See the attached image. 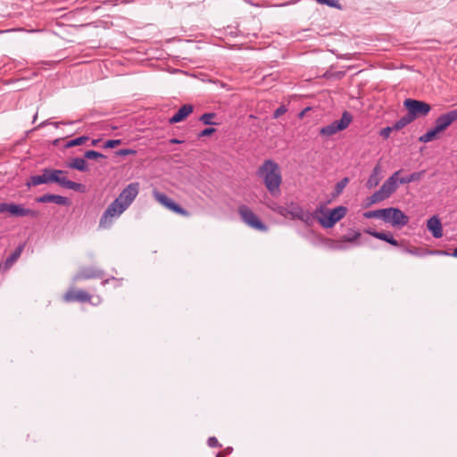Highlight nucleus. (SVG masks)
Segmentation results:
<instances>
[{
	"mask_svg": "<svg viewBox=\"0 0 457 457\" xmlns=\"http://www.w3.org/2000/svg\"><path fill=\"white\" fill-rule=\"evenodd\" d=\"M66 174L67 171L62 170L44 169L41 175L31 176L26 182V186L30 187L41 184L57 183L64 188L82 192L84 186L68 179Z\"/></svg>",
	"mask_w": 457,
	"mask_h": 457,
	"instance_id": "1",
	"label": "nucleus"
},
{
	"mask_svg": "<svg viewBox=\"0 0 457 457\" xmlns=\"http://www.w3.org/2000/svg\"><path fill=\"white\" fill-rule=\"evenodd\" d=\"M257 175L262 179L267 190L273 196L280 195L282 176L279 166L272 160H266L259 167Z\"/></svg>",
	"mask_w": 457,
	"mask_h": 457,
	"instance_id": "2",
	"label": "nucleus"
},
{
	"mask_svg": "<svg viewBox=\"0 0 457 457\" xmlns=\"http://www.w3.org/2000/svg\"><path fill=\"white\" fill-rule=\"evenodd\" d=\"M401 170H397L394 172L380 187V188L376 191L373 195H371L368 200L369 204H374L379 202H382L394 194L398 188V176L400 175Z\"/></svg>",
	"mask_w": 457,
	"mask_h": 457,
	"instance_id": "3",
	"label": "nucleus"
},
{
	"mask_svg": "<svg viewBox=\"0 0 457 457\" xmlns=\"http://www.w3.org/2000/svg\"><path fill=\"white\" fill-rule=\"evenodd\" d=\"M322 212V207L316 208L313 212L304 209L295 202L289 203V217L301 220L304 225L312 227L316 220V214Z\"/></svg>",
	"mask_w": 457,
	"mask_h": 457,
	"instance_id": "4",
	"label": "nucleus"
},
{
	"mask_svg": "<svg viewBox=\"0 0 457 457\" xmlns=\"http://www.w3.org/2000/svg\"><path fill=\"white\" fill-rule=\"evenodd\" d=\"M347 213V208L345 206H337L332 210H324L322 212L316 214V220L325 228H330L337 222L341 220Z\"/></svg>",
	"mask_w": 457,
	"mask_h": 457,
	"instance_id": "5",
	"label": "nucleus"
},
{
	"mask_svg": "<svg viewBox=\"0 0 457 457\" xmlns=\"http://www.w3.org/2000/svg\"><path fill=\"white\" fill-rule=\"evenodd\" d=\"M126 210L118 201L114 200L103 213L99 220V228H111L113 220L119 218Z\"/></svg>",
	"mask_w": 457,
	"mask_h": 457,
	"instance_id": "6",
	"label": "nucleus"
},
{
	"mask_svg": "<svg viewBox=\"0 0 457 457\" xmlns=\"http://www.w3.org/2000/svg\"><path fill=\"white\" fill-rule=\"evenodd\" d=\"M352 120V115L348 112H345L340 120H335L332 123L322 127L320 129V134L326 137H331L338 131L346 129L351 123Z\"/></svg>",
	"mask_w": 457,
	"mask_h": 457,
	"instance_id": "7",
	"label": "nucleus"
},
{
	"mask_svg": "<svg viewBox=\"0 0 457 457\" xmlns=\"http://www.w3.org/2000/svg\"><path fill=\"white\" fill-rule=\"evenodd\" d=\"M403 105L413 120L427 116L431 110V106L428 104L411 98L405 99Z\"/></svg>",
	"mask_w": 457,
	"mask_h": 457,
	"instance_id": "8",
	"label": "nucleus"
},
{
	"mask_svg": "<svg viewBox=\"0 0 457 457\" xmlns=\"http://www.w3.org/2000/svg\"><path fill=\"white\" fill-rule=\"evenodd\" d=\"M238 213L242 220L249 227L259 231H267V226L246 205L239 206Z\"/></svg>",
	"mask_w": 457,
	"mask_h": 457,
	"instance_id": "9",
	"label": "nucleus"
},
{
	"mask_svg": "<svg viewBox=\"0 0 457 457\" xmlns=\"http://www.w3.org/2000/svg\"><path fill=\"white\" fill-rule=\"evenodd\" d=\"M139 192V183L129 184L115 199L126 209L133 203Z\"/></svg>",
	"mask_w": 457,
	"mask_h": 457,
	"instance_id": "10",
	"label": "nucleus"
},
{
	"mask_svg": "<svg viewBox=\"0 0 457 457\" xmlns=\"http://www.w3.org/2000/svg\"><path fill=\"white\" fill-rule=\"evenodd\" d=\"M385 222L390 223L393 227H403L409 222V217L398 208H386Z\"/></svg>",
	"mask_w": 457,
	"mask_h": 457,
	"instance_id": "11",
	"label": "nucleus"
},
{
	"mask_svg": "<svg viewBox=\"0 0 457 457\" xmlns=\"http://www.w3.org/2000/svg\"><path fill=\"white\" fill-rule=\"evenodd\" d=\"M153 195H154V199L159 204H161L167 209L174 212L175 213L185 216V217L189 216V212L187 210H185L180 205L176 204L174 201H172L170 198H169L165 194L154 190L153 192Z\"/></svg>",
	"mask_w": 457,
	"mask_h": 457,
	"instance_id": "12",
	"label": "nucleus"
},
{
	"mask_svg": "<svg viewBox=\"0 0 457 457\" xmlns=\"http://www.w3.org/2000/svg\"><path fill=\"white\" fill-rule=\"evenodd\" d=\"M457 120V108L445 114L440 115L436 120L435 128L439 132L445 130L453 122Z\"/></svg>",
	"mask_w": 457,
	"mask_h": 457,
	"instance_id": "13",
	"label": "nucleus"
},
{
	"mask_svg": "<svg viewBox=\"0 0 457 457\" xmlns=\"http://www.w3.org/2000/svg\"><path fill=\"white\" fill-rule=\"evenodd\" d=\"M63 300L67 303H86L90 302L91 295L84 290H75L73 288H71L64 294Z\"/></svg>",
	"mask_w": 457,
	"mask_h": 457,
	"instance_id": "14",
	"label": "nucleus"
},
{
	"mask_svg": "<svg viewBox=\"0 0 457 457\" xmlns=\"http://www.w3.org/2000/svg\"><path fill=\"white\" fill-rule=\"evenodd\" d=\"M9 215L12 217H31L36 218L38 216V212L32 209L25 208L21 204L10 203Z\"/></svg>",
	"mask_w": 457,
	"mask_h": 457,
	"instance_id": "15",
	"label": "nucleus"
},
{
	"mask_svg": "<svg viewBox=\"0 0 457 457\" xmlns=\"http://www.w3.org/2000/svg\"><path fill=\"white\" fill-rule=\"evenodd\" d=\"M104 275L103 270L96 269L95 267H86L82 268L78 274L74 277L75 280L80 279H89L101 278Z\"/></svg>",
	"mask_w": 457,
	"mask_h": 457,
	"instance_id": "16",
	"label": "nucleus"
},
{
	"mask_svg": "<svg viewBox=\"0 0 457 457\" xmlns=\"http://www.w3.org/2000/svg\"><path fill=\"white\" fill-rule=\"evenodd\" d=\"M382 168L379 163H378L372 170L371 174L370 175L367 182L366 187L369 189H372L376 187L382 179L381 176Z\"/></svg>",
	"mask_w": 457,
	"mask_h": 457,
	"instance_id": "17",
	"label": "nucleus"
},
{
	"mask_svg": "<svg viewBox=\"0 0 457 457\" xmlns=\"http://www.w3.org/2000/svg\"><path fill=\"white\" fill-rule=\"evenodd\" d=\"M428 229L432 233L436 238H440L443 236L442 224L436 216L431 217L427 222Z\"/></svg>",
	"mask_w": 457,
	"mask_h": 457,
	"instance_id": "18",
	"label": "nucleus"
},
{
	"mask_svg": "<svg viewBox=\"0 0 457 457\" xmlns=\"http://www.w3.org/2000/svg\"><path fill=\"white\" fill-rule=\"evenodd\" d=\"M193 105L191 104H184L181 106L179 111L170 119V123H178L179 121H182L184 119H186L192 112H193Z\"/></svg>",
	"mask_w": 457,
	"mask_h": 457,
	"instance_id": "19",
	"label": "nucleus"
},
{
	"mask_svg": "<svg viewBox=\"0 0 457 457\" xmlns=\"http://www.w3.org/2000/svg\"><path fill=\"white\" fill-rule=\"evenodd\" d=\"M24 245H19L15 251L5 260V262L0 265V270H9L13 263L20 258L22 251H23Z\"/></svg>",
	"mask_w": 457,
	"mask_h": 457,
	"instance_id": "20",
	"label": "nucleus"
},
{
	"mask_svg": "<svg viewBox=\"0 0 457 457\" xmlns=\"http://www.w3.org/2000/svg\"><path fill=\"white\" fill-rule=\"evenodd\" d=\"M38 203H55L60 205H65L67 204V198L57 195H44L37 198Z\"/></svg>",
	"mask_w": 457,
	"mask_h": 457,
	"instance_id": "21",
	"label": "nucleus"
},
{
	"mask_svg": "<svg viewBox=\"0 0 457 457\" xmlns=\"http://www.w3.org/2000/svg\"><path fill=\"white\" fill-rule=\"evenodd\" d=\"M366 232L378 239L386 241L394 246H398V242L393 237V236L390 233L378 232L371 229H369Z\"/></svg>",
	"mask_w": 457,
	"mask_h": 457,
	"instance_id": "22",
	"label": "nucleus"
},
{
	"mask_svg": "<svg viewBox=\"0 0 457 457\" xmlns=\"http://www.w3.org/2000/svg\"><path fill=\"white\" fill-rule=\"evenodd\" d=\"M68 168L75 169L79 171L87 170V164L83 158H74L68 164Z\"/></svg>",
	"mask_w": 457,
	"mask_h": 457,
	"instance_id": "23",
	"label": "nucleus"
},
{
	"mask_svg": "<svg viewBox=\"0 0 457 457\" xmlns=\"http://www.w3.org/2000/svg\"><path fill=\"white\" fill-rule=\"evenodd\" d=\"M269 207L285 218L289 217V204H287L285 206L274 204L270 205Z\"/></svg>",
	"mask_w": 457,
	"mask_h": 457,
	"instance_id": "24",
	"label": "nucleus"
},
{
	"mask_svg": "<svg viewBox=\"0 0 457 457\" xmlns=\"http://www.w3.org/2000/svg\"><path fill=\"white\" fill-rule=\"evenodd\" d=\"M413 120H414L412 119V117L408 112L405 116L402 117L400 120H398L395 123L394 129H403V127H405L406 125H408L409 123H411Z\"/></svg>",
	"mask_w": 457,
	"mask_h": 457,
	"instance_id": "25",
	"label": "nucleus"
},
{
	"mask_svg": "<svg viewBox=\"0 0 457 457\" xmlns=\"http://www.w3.org/2000/svg\"><path fill=\"white\" fill-rule=\"evenodd\" d=\"M385 212H386V209H379V210L366 212H364L363 216L367 219L377 218V219H382L383 220H385Z\"/></svg>",
	"mask_w": 457,
	"mask_h": 457,
	"instance_id": "26",
	"label": "nucleus"
},
{
	"mask_svg": "<svg viewBox=\"0 0 457 457\" xmlns=\"http://www.w3.org/2000/svg\"><path fill=\"white\" fill-rule=\"evenodd\" d=\"M438 133H440V132L438 130H436V129L434 127L433 129L428 130L427 133L422 135L420 137V141L423 142V143H428V142L432 141L433 139H435Z\"/></svg>",
	"mask_w": 457,
	"mask_h": 457,
	"instance_id": "27",
	"label": "nucleus"
},
{
	"mask_svg": "<svg viewBox=\"0 0 457 457\" xmlns=\"http://www.w3.org/2000/svg\"><path fill=\"white\" fill-rule=\"evenodd\" d=\"M421 172H412L407 177H403L401 179L398 178V180L400 184H409L411 182L419 180L421 178Z\"/></svg>",
	"mask_w": 457,
	"mask_h": 457,
	"instance_id": "28",
	"label": "nucleus"
},
{
	"mask_svg": "<svg viewBox=\"0 0 457 457\" xmlns=\"http://www.w3.org/2000/svg\"><path fill=\"white\" fill-rule=\"evenodd\" d=\"M216 116V114L214 112H206V113H204L201 117H200V120L205 124V125H212V124H216V122L212 121V119Z\"/></svg>",
	"mask_w": 457,
	"mask_h": 457,
	"instance_id": "29",
	"label": "nucleus"
},
{
	"mask_svg": "<svg viewBox=\"0 0 457 457\" xmlns=\"http://www.w3.org/2000/svg\"><path fill=\"white\" fill-rule=\"evenodd\" d=\"M88 140V137H86V136H82V137H77V138H74L72 140H70L67 144H66V146L67 147H72V146H77V145H80L82 144H84L86 141Z\"/></svg>",
	"mask_w": 457,
	"mask_h": 457,
	"instance_id": "30",
	"label": "nucleus"
},
{
	"mask_svg": "<svg viewBox=\"0 0 457 457\" xmlns=\"http://www.w3.org/2000/svg\"><path fill=\"white\" fill-rule=\"evenodd\" d=\"M318 4L340 9L339 0H315Z\"/></svg>",
	"mask_w": 457,
	"mask_h": 457,
	"instance_id": "31",
	"label": "nucleus"
},
{
	"mask_svg": "<svg viewBox=\"0 0 457 457\" xmlns=\"http://www.w3.org/2000/svg\"><path fill=\"white\" fill-rule=\"evenodd\" d=\"M85 158L86 159H88V160H93V159H99V158H104L105 156L99 153V152H96L95 150H88L84 154Z\"/></svg>",
	"mask_w": 457,
	"mask_h": 457,
	"instance_id": "32",
	"label": "nucleus"
},
{
	"mask_svg": "<svg viewBox=\"0 0 457 457\" xmlns=\"http://www.w3.org/2000/svg\"><path fill=\"white\" fill-rule=\"evenodd\" d=\"M361 237V233L358 232V231H354L353 234L352 236L350 235H345L343 236L342 237V241L343 242H349V243H353L355 242L359 237Z\"/></svg>",
	"mask_w": 457,
	"mask_h": 457,
	"instance_id": "33",
	"label": "nucleus"
},
{
	"mask_svg": "<svg viewBox=\"0 0 457 457\" xmlns=\"http://www.w3.org/2000/svg\"><path fill=\"white\" fill-rule=\"evenodd\" d=\"M348 182H349L348 178H344L342 180L337 182L336 185L337 194H340L344 190V188L346 187Z\"/></svg>",
	"mask_w": 457,
	"mask_h": 457,
	"instance_id": "34",
	"label": "nucleus"
},
{
	"mask_svg": "<svg viewBox=\"0 0 457 457\" xmlns=\"http://www.w3.org/2000/svg\"><path fill=\"white\" fill-rule=\"evenodd\" d=\"M121 141L120 139H111V140H107L104 145V148H114L116 147L117 145H120Z\"/></svg>",
	"mask_w": 457,
	"mask_h": 457,
	"instance_id": "35",
	"label": "nucleus"
},
{
	"mask_svg": "<svg viewBox=\"0 0 457 457\" xmlns=\"http://www.w3.org/2000/svg\"><path fill=\"white\" fill-rule=\"evenodd\" d=\"M287 111V110L286 106H284V105L279 106L278 109L275 110V112L273 113V118L278 119V117H280L281 115L286 113Z\"/></svg>",
	"mask_w": 457,
	"mask_h": 457,
	"instance_id": "36",
	"label": "nucleus"
},
{
	"mask_svg": "<svg viewBox=\"0 0 457 457\" xmlns=\"http://www.w3.org/2000/svg\"><path fill=\"white\" fill-rule=\"evenodd\" d=\"M207 444L210 447H221V445L219 443L218 439L215 436H211L208 438Z\"/></svg>",
	"mask_w": 457,
	"mask_h": 457,
	"instance_id": "37",
	"label": "nucleus"
},
{
	"mask_svg": "<svg viewBox=\"0 0 457 457\" xmlns=\"http://www.w3.org/2000/svg\"><path fill=\"white\" fill-rule=\"evenodd\" d=\"M394 127L391 128V127H386V128H384L383 129H381L380 131V136L383 137L384 138H387L389 137L392 130H393Z\"/></svg>",
	"mask_w": 457,
	"mask_h": 457,
	"instance_id": "38",
	"label": "nucleus"
},
{
	"mask_svg": "<svg viewBox=\"0 0 457 457\" xmlns=\"http://www.w3.org/2000/svg\"><path fill=\"white\" fill-rule=\"evenodd\" d=\"M116 154L120 156H125L129 154H135L136 151L132 149H120Z\"/></svg>",
	"mask_w": 457,
	"mask_h": 457,
	"instance_id": "39",
	"label": "nucleus"
},
{
	"mask_svg": "<svg viewBox=\"0 0 457 457\" xmlns=\"http://www.w3.org/2000/svg\"><path fill=\"white\" fill-rule=\"evenodd\" d=\"M214 132H215V129L207 128L200 132L199 137H207V136L213 134Z\"/></svg>",
	"mask_w": 457,
	"mask_h": 457,
	"instance_id": "40",
	"label": "nucleus"
},
{
	"mask_svg": "<svg viewBox=\"0 0 457 457\" xmlns=\"http://www.w3.org/2000/svg\"><path fill=\"white\" fill-rule=\"evenodd\" d=\"M10 203H0V213H9Z\"/></svg>",
	"mask_w": 457,
	"mask_h": 457,
	"instance_id": "41",
	"label": "nucleus"
},
{
	"mask_svg": "<svg viewBox=\"0 0 457 457\" xmlns=\"http://www.w3.org/2000/svg\"><path fill=\"white\" fill-rule=\"evenodd\" d=\"M170 142L171 144H179V143H181V141H180V140L176 139V138L170 139Z\"/></svg>",
	"mask_w": 457,
	"mask_h": 457,
	"instance_id": "42",
	"label": "nucleus"
},
{
	"mask_svg": "<svg viewBox=\"0 0 457 457\" xmlns=\"http://www.w3.org/2000/svg\"><path fill=\"white\" fill-rule=\"evenodd\" d=\"M98 142H99L98 139H93L92 142H91V145H96Z\"/></svg>",
	"mask_w": 457,
	"mask_h": 457,
	"instance_id": "43",
	"label": "nucleus"
},
{
	"mask_svg": "<svg viewBox=\"0 0 457 457\" xmlns=\"http://www.w3.org/2000/svg\"><path fill=\"white\" fill-rule=\"evenodd\" d=\"M453 256L457 257V247L453 250Z\"/></svg>",
	"mask_w": 457,
	"mask_h": 457,
	"instance_id": "44",
	"label": "nucleus"
},
{
	"mask_svg": "<svg viewBox=\"0 0 457 457\" xmlns=\"http://www.w3.org/2000/svg\"><path fill=\"white\" fill-rule=\"evenodd\" d=\"M336 248H337V249H344V246H343V245H337Z\"/></svg>",
	"mask_w": 457,
	"mask_h": 457,
	"instance_id": "45",
	"label": "nucleus"
},
{
	"mask_svg": "<svg viewBox=\"0 0 457 457\" xmlns=\"http://www.w3.org/2000/svg\"><path fill=\"white\" fill-rule=\"evenodd\" d=\"M438 253H444V252H442V251H439ZM445 254H447V253H445Z\"/></svg>",
	"mask_w": 457,
	"mask_h": 457,
	"instance_id": "46",
	"label": "nucleus"
}]
</instances>
